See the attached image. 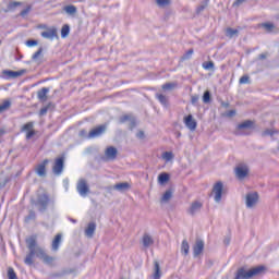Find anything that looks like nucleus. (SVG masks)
<instances>
[{
  "label": "nucleus",
  "instance_id": "1",
  "mask_svg": "<svg viewBox=\"0 0 279 279\" xmlns=\"http://www.w3.org/2000/svg\"><path fill=\"white\" fill-rule=\"evenodd\" d=\"M26 244L28 248V254L26 255L24 263L32 267L34 265V256L43 260L44 265H48V267H53L56 264V257L48 255L45 252V248L38 246L36 242V236H31L26 239Z\"/></svg>",
  "mask_w": 279,
  "mask_h": 279
},
{
  "label": "nucleus",
  "instance_id": "2",
  "mask_svg": "<svg viewBox=\"0 0 279 279\" xmlns=\"http://www.w3.org/2000/svg\"><path fill=\"white\" fill-rule=\"evenodd\" d=\"M263 271H265V266H257L250 270H246L245 268L242 267L236 270L234 279L254 278V276H260V274H263Z\"/></svg>",
  "mask_w": 279,
  "mask_h": 279
},
{
  "label": "nucleus",
  "instance_id": "3",
  "mask_svg": "<svg viewBox=\"0 0 279 279\" xmlns=\"http://www.w3.org/2000/svg\"><path fill=\"white\" fill-rule=\"evenodd\" d=\"M49 194L43 193L37 195L36 201H32V204L38 208L40 213H46L49 208Z\"/></svg>",
  "mask_w": 279,
  "mask_h": 279
},
{
  "label": "nucleus",
  "instance_id": "4",
  "mask_svg": "<svg viewBox=\"0 0 279 279\" xmlns=\"http://www.w3.org/2000/svg\"><path fill=\"white\" fill-rule=\"evenodd\" d=\"M243 130H254V121L252 120H246L236 126V134L239 136H246L247 133Z\"/></svg>",
  "mask_w": 279,
  "mask_h": 279
},
{
  "label": "nucleus",
  "instance_id": "5",
  "mask_svg": "<svg viewBox=\"0 0 279 279\" xmlns=\"http://www.w3.org/2000/svg\"><path fill=\"white\" fill-rule=\"evenodd\" d=\"M76 191L81 197H86L88 193H90V187L88 186V183L86 182V179L78 180L76 184Z\"/></svg>",
  "mask_w": 279,
  "mask_h": 279
},
{
  "label": "nucleus",
  "instance_id": "6",
  "mask_svg": "<svg viewBox=\"0 0 279 279\" xmlns=\"http://www.w3.org/2000/svg\"><path fill=\"white\" fill-rule=\"evenodd\" d=\"M64 171V157H58L52 166V173L54 175H62Z\"/></svg>",
  "mask_w": 279,
  "mask_h": 279
},
{
  "label": "nucleus",
  "instance_id": "7",
  "mask_svg": "<svg viewBox=\"0 0 279 279\" xmlns=\"http://www.w3.org/2000/svg\"><path fill=\"white\" fill-rule=\"evenodd\" d=\"M47 165H49V159H44L43 162L36 166L35 173L38 178H47Z\"/></svg>",
  "mask_w": 279,
  "mask_h": 279
},
{
  "label": "nucleus",
  "instance_id": "8",
  "mask_svg": "<svg viewBox=\"0 0 279 279\" xmlns=\"http://www.w3.org/2000/svg\"><path fill=\"white\" fill-rule=\"evenodd\" d=\"M213 193H214V199L217 204H219V202H221V195L223 194V183L221 181H218L213 189Z\"/></svg>",
  "mask_w": 279,
  "mask_h": 279
},
{
  "label": "nucleus",
  "instance_id": "9",
  "mask_svg": "<svg viewBox=\"0 0 279 279\" xmlns=\"http://www.w3.org/2000/svg\"><path fill=\"white\" fill-rule=\"evenodd\" d=\"M2 73L5 80H16V77H21V75H25V73H27V70H20V71L4 70Z\"/></svg>",
  "mask_w": 279,
  "mask_h": 279
},
{
  "label": "nucleus",
  "instance_id": "10",
  "mask_svg": "<svg viewBox=\"0 0 279 279\" xmlns=\"http://www.w3.org/2000/svg\"><path fill=\"white\" fill-rule=\"evenodd\" d=\"M250 173V168L246 165H240L235 168V175L239 180H244Z\"/></svg>",
  "mask_w": 279,
  "mask_h": 279
},
{
  "label": "nucleus",
  "instance_id": "11",
  "mask_svg": "<svg viewBox=\"0 0 279 279\" xmlns=\"http://www.w3.org/2000/svg\"><path fill=\"white\" fill-rule=\"evenodd\" d=\"M117 154H119L117 148L109 146L105 150V157H102V160H117Z\"/></svg>",
  "mask_w": 279,
  "mask_h": 279
},
{
  "label": "nucleus",
  "instance_id": "12",
  "mask_svg": "<svg viewBox=\"0 0 279 279\" xmlns=\"http://www.w3.org/2000/svg\"><path fill=\"white\" fill-rule=\"evenodd\" d=\"M258 203V193H248L246 195V208H254Z\"/></svg>",
  "mask_w": 279,
  "mask_h": 279
},
{
  "label": "nucleus",
  "instance_id": "13",
  "mask_svg": "<svg viewBox=\"0 0 279 279\" xmlns=\"http://www.w3.org/2000/svg\"><path fill=\"white\" fill-rule=\"evenodd\" d=\"M5 8L3 9V12H5V14H8V12H16V8H21V5H23L22 2H17V1H5Z\"/></svg>",
  "mask_w": 279,
  "mask_h": 279
},
{
  "label": "nucleus",
  "instance_id": "14",
  "mask_svg": "<svg viewBox=\"0 0 279 279\" xmlns=\"http://www.w3.org/2000/svg\"><path fill=\"white\" fill-rule=\"evenodd\" d=\"M104 132H106V125H99L89 132L88 138H99Z\"/></svg>",
  "mask_w": 279,
  "mask_h": 279
},
{
  "label": "nucleus",
  "instance_id": "15",
  "mask_svg": "<svg viewBox=\"0 0 279 279\" xmlns=\"http://www.w3.org/2000/svg\"><path fill=\"white\" fill-rule=\"evenodd\" d=\"M41 38H46L48 40H53V38H58V29L53 27L49 28L46 32H41Z\"/></svg>",
  "mask_w": 279,
  "mask_h": 279
},
{
  "label": "nucleus",
  "instance_id": "16",
  "mask_svg": "<svg viewBox=\"0 0 279 279\" xmlns=\"http://www.w3.org/2000/svg\"><path fill=\"white\" fill-rule=\"evenodd\" d=\"M202 252H204V242H203V240L197 239L193 246L194 257L197 258V256H199V254H202Z\"/></svg>",
  "mask_w": 279,
  "mask_h": 279
},
{
  "label": "nucleus",
  "instance_id": "17",
  "mask_svg": "<svg viewBox=\"0 0 279 279\" xmlns=\"http://www.w3.org/2000/svg\"><path fill=\"white\" fill-rule=\"evenodd\" d=\"M184 123H185L186 128L189 130H191L192 132L197 130V122L195 120H193L192 114H189L184 118Z\"/></svg>",
  "mask_w": 279,
  "mask_h": 279
},
{
  "label": "nucleus",
  "instance_id": "18",
  "mask_svg": "<svg viewBox=\"0 0 279 279\" xmlns=\"http://www.w3.org/2000/svg\"><path fill=\"white\" fill-rule=\"evenodd\" d=\"M202 206L203 204L199 201L193 202L187 210L189 215H197L202 210Z\"/></svg>",
  "mask_w": 279,
  "mask_h": 279
},
{
  "label": "nucleus",
  "instance_id": "19",
  "mask_svg": "<svg viewBox=\"0 0 279 279\" xmlns=\"http://www.w3.org/2000/svg\"><path fill=\"white\" fill-rule=\"evenodd\" d=\"M95 230H97V225L95 222H89L85 229V236H87V239H93V236H95Z\"/></svg>",
  "mask_w": 279,
  "mask_h": 279
},
{
  "label": "nucleus",
  "instance_id": "20",
  "mask_svg": "<svg viewBox=\"0 0 279 279\" xmlns=\"http://www.w3.org/2000/svg\"><path fill=\"white\" fill-rule=\"evenodd\" d=\"M62 243V235L59 233L54 236L53 241H52V252H58V250H60V244Z\"/></svg>",
  "mask_w": 279,
  "mask_h": 279
},
{
  "label": "nucleus",
  "instance_id": "21",
  "mask_svg": "<svg viewBox=\"0 0 279 279\" xmlns=\"http://www.w3.org/2000/svg\"><path fill=\"white\" fill-rule=\"evenodd\" d=\"M114 191H119V193H125V191H129L130 189V183L128 182H122V183H117L113 185Z\"/></svg>",
  "mask_w": 279,
  "mask_h": 279
},
{
  "label": "nucleus",
  "instance_id": "22",
  "mask_svg": "<svg viewBox=\"0 0 279 279\" xmlns=\"http://www.w3.org/2000/svg\"><path fill=\"white\" fill-rule=\"evenodd\" d=\"M49 87H43L37 93V98L39 101H47V94L49 93Z\"/></svg>",
  "mask_w": 279,
  "mask_h": 279
},
{
  "label": "nucleus",
  "instance_id": "23",
  "mask_svg": "<svg viewBox=\"0 0 279 279\" xmlns=\"http://www.w3.org/2000/svg\"><path fill=\"white\" fill-rule=\"evenodd\" d=\"M142 243L144 245V247H149L150 245H154V238H151V235H149V233H145L143 235V240Z\"/></svg>",
  "mask_w": 279,
  "mask_h": 279
},
{
  "label": "nucleus",
  "instance_id": "24",
  "mask_svg": "<svg viewBox=\"0 0 279 279\" xmlns=\"http://www.w3.org/2000/svg\"><path fill=\"white\" fill-rule=\"evenodd\" d=\"M156 99L165 108L169 107V98L162 94H156Z\"/></svg>",
  "mask_w": 279,
  "mask_h": 279
},
{
  "label": "nucleus",
  "instance_id": "25",
  "mask_svg": "<svg viewBox=\"0 0 279 279\" xmlns=\"http://www.w3.org/2000/svg\"><path fill=\"white\" fill-rule=\"evenodd\" d=\"M190 250L191 246L189 245V241L183 240L181 244V254H183V256H189Z\"/></svg>",
  "mask_w": 279,
  "mask_h": 279
},
{
  "label": "nucleus",
  "instance_id": "26",
  "mask_svg": "<svg viewBox=\"0 0 279 279\" xmlns=\"http://www.w3.org/2000/svg\"><path fill=\"white\" fill-rule=\"evenodd\" d=\"M226 36L228 38H234V37H238L239 36V29H235V28H227L226 31Z\"/></svg>",
  "mask_w": 279,
  "mask_h": 279
},
{
  "label": "nucleus",
  "instance_id": "27",
  "mask_svg": "<svg viewBox=\"0 0 279 279\" xmlns=\"http://www.w3.org/2000/svg\"><path fill=\"white\" fill-rule=\"evenodd\" d=\"M25 223H29V221H36V211L34 209H31L28 211V215L24 218Z\"/></svg>",
  "mask_w": 279,
  "mask_h": 279
},
{
  "label": "nucleus",
  "instance_id": "28",
  "mask_svg": "<svg viewBox=\"0 0 279 279\" xmlns=\"http://www.w3.org/2000/svg\"><path fill=\"white\" fill-rule=\"evenodd\" d=\"M209 2L210 0H203L202 3L196 9L197 14H201V12H204L208 8Z\"/></svg>",
  "mask_w": 279,
  "mask_h": 279
},
{
  "label": "nucleus",
  "instance_id": "29",
  "mask_svg": "<svg viewBox=\"0 0 279 279\" xmlns=\"http://www.w3.org/2000/svg\"><path fill=\"white\" fill-rule=\"evenodd\" d=\"M158 182L159 184H167L169 182V173L162 172L158 175Z\"/></svg>",
  "mask_w": 279,
  "mask_h": 279
},
{
  "label": "nucleus",
  "instance_id": "30",
  "mask_svg": "<svg viewBox=\"0 0 279 279\" xmlns=\"http://www.w3.org/2000/svg\"><path fill=\"white\" fill-rule=\"evenodd\" d=\"M70 32H71V26H69V24H64L61 28V37L66 38V36H69Z\"/></svg>",
  "mask_w": 279,
  "mask_h": 279
},
{
  "label": "nucleus",
  "instance_id": "31",
  "mask_svg": "<svg viewBox=\"0 0 279 279\" xmlns=\"http://www.w3.org/2000/svg\"><path fill=\"white\" fill-rule=\"evenodd\" d=\"M202 66L205 69V71H215V62L213 61L204 62Z\"/></svg>",
  "mask_w": 279,
  "mask_h": 279
},
{
  "label": "nucleus",
  "instance_id": "32",
  "mask_svg": "<svg viewBox=\"0 0 279 279\" xmlns=\"http://www.w3.org/2000/svg\"><path fill=\"white\" fill-rule=\"evenodd\" d=\"M10 106H12V102L10 100H4L0 105V114H1V112H5V110H9Z\"/></svg>",
  "mask_w": 279,
  "mask_h": 279
},
{
  "label": "nucleus",
  "instance_id": "33",
  "mask_svg": "<svg viewBox=\"0 0 279 279\" xmlns=\"http://www.w3.org/2000/svg\"><path fill=\"white\" fill-rule=\"evenodd\" d=\"M193 53H194V50H193V48H191L190 50H187V51L181 57V61L184 62V60H191V58H193Z\"/></svg>",
  "mask_w": 279,
  "mask_h": 279
},
{
  "label": "nucleus",
  "instance_id": "34",
  "mask_svg": "<svg viewBox=\"0 0 279 279\" xmlns=\"http://www.w3.org/2000/svg\"><path fill=\"white\" fill-rule=\"evenodd\" d=\"M34 130V122H27L21 128V132H31Z\"/></svg>",
  "mask_w": 279,
  "mask_h": 279
},
{
  "label": "nucleus",
  "instance_id": "35",
  "mask_svg": "<svg viewBox=\"0 0 279 279\" xmlns=\"http://www.w3.org/2000/svg\"><path fill=\"white\" fill-rule=\"evenodd\" d=\"M274 134H278V131L266 129L264 132H262V137L265 138V136H274Z\"/></svg>",
  "mask_w": 279,
  "mask_h": 279
},
{
  "label": "nucleus",
  "instance_id": "36",
  "mask_svg": "<svg viewBox=\"0 0 279 279\" xmlns=\"http://www.w3.org/2000/svg\"><path fill=\"white\" fill-rule=\"evenodd\" d=\"M64 11L66 14H75L77 12V8L75 5H66Z\"/></svg>",
  "mask_w": 279,
  "mask_h": 279
},
{
  "label": "nucleus",
  "instance_id": "37",
  "mask_svg": "<svg viewBox=\"0 0 279 279\" xmlns=\"http://www.w3.org/2000/svg\"><path fill=\"white\" fill-rule=\"evenodd\" d=\"M162 158H163V160H166V162H170V160H173V153L165 151L162 154Z\"/></svg>",
  "mask_w": 279,
  "mask_h": 279
},
{
  "label": "nucleus",
  "instance_id": "38",
  "mask_svg": "<svg viewBox=\"0 0 279 279\" xmlns=\"http://www.w3.org/2000/svg\"><path fill=\"white\" fill-rule=\"evenodd\" d=\"M173 197V194L171 193L170 190L166 191L165 194L161 197V202H169Z\"/></svg>",
  "mask_w": 279,
  "mask_h": 279
},
{
  "label": "nucleus",
  "instance_id": "39",
  "mask_svg": "<svg viewBox=\"0 0 279 279\" xmlns=\"http://www.w3.org/2000/svg\"><path fill=\"white\" fill-rule=\"evenodd\" d=\"M154 279H160V264L158 262H155Z\"/></svg>",
  "mask_w": 279,
  "mask_h": 279
},
{
  "label": "nucleus",
  "instance_id": "40",
  "mask_svg": "<svg viewBox=\"0 0 279 279\" xmlns=\"http://www.w3.org/2000/svg\"><path fill=\"white\" fill-rule=\"evenodd\" d=\"M8 278L9 279H19V277L16 276V272L14 271V268H12V267L8 268Z\"/></svg>",
  "mask_w": 279,
  "mask_h": 279
},
{
  "label": "nucleus",
  "instance_id": "41",
  "mask_svg": "<svg viewBox=\"0 0 279 279\" xmlns=\"http://www.w3.org/2000/svg\"><path fill=\"white\" fill-rule=\"evenodd\" d=\"M40 56H43V47H40L33 56H32V60L34 62H36V60H38V58H40Z\"/></svg>",
  "mask_w": 279,
  "mask_h": 279
},
{
  "label": "nucleus",
  "instance_id": "42",
  "mask_svg": "<svg viewBox=\"0 0 279 279\" xmlns=\"http://www.w3.org/2000/svg\"><path fill=\"white\" fill-rule=\"evenodd\" d=\"M203 101L205 104H210V92L209 90H206L203 95Z\"/></svg>",
  "mask_w": 279,
  "mask_h": 279
},
{
  "label": "nucleus",
  "instance_id": "43",
  "mask_svg": "<svg viewBox=\"0 0 279 279\" xmlns=\"http://www.w3.org/2000/svg\"><path fill=\"white\" fill-rule=\"evenodd\" d=\"M172 88H175L174 83H166V84L162 85L163 90H172Z\"/></svg>",
  "mask_w": 279,
  "mask_h": 279
},
{
  "label": "nucleus",
  "instance_id": "44",
  "mask_svg": "<svg viewBox=\"0 0 279 279\" xmlns=\"http://www.w3.org/2000/svg\"><path fill=\"white\" fill-rule=\"evenodd\" d=\"M156 3L159 8H165V5H169V0H156Z\"/></svg>",
  "mask_w": 279,
  "mask_h": 279
},
{
  "label": "nucleus",
  "instance_id": "45",
  "mask_svg": "<svg viewBox=\"0 0 279 279\" xmlns=\"http://www.w3.org/2000/svg\"><path fill=\"white\" fill-rule=\"evenodd\" d=\"M33 136H36V131H34V129L26 132V141H29Z\"/></svg>",
  "mask_w": 279,
  "mask_h": 279
},
{
  "label": "nucleus",
  "instance_id": "46",
  "mask_svg": "<svg viewBox=\"0 0 279 279\" xmlns=\"http://www.w3.org/2000/svg\"><path fill=\"white\" fill-rule=\"evenodd\" d=\"M262 27L267 29V32H271V29H274V24H271V23H264V24H262Z\"/></svg>",
  "mask_w": 279,
  "mask_h": 279
},
{
  "label": "nucleus",
  "instance_id": "47",
  "mask_svg": "<svg viewBox=\"0 0 279 279\" xmlns=\"http://www.w3.org/2000/svg\"><path fill=\"white\" fill-rule=\"evenodd\" d=\"M240 84H250V76L248 75H243L240 78Z\"/></svg>",
  "mask_w": 279,
  "mask_h": 279
},
{
  "label": "nucleus",
  "instance_id": "48",
  "mask_svg": "<svg viewBox=\"0 0 279 279\" xmlns=\"http://www.w3.org/2000/svg\"><path fill=\"white\" fill-rule=\"evenodd\" d=\"M32 10L31 7H27L26 9L22 10L20 12V16H27V14H29V11Z\"/></svg>",
  "mask_w": 279,
  "mask_h": 279
},
{
  "label": "nucleus",
  "instance_id": "49",
  "mask_svg": "<svg viewBox=\"0 0 279 279\" xmlns=\"http://www.w3.org/2000/svg\"><path fill=\"white\" fill-rule=\"evenodd\" d=\"M38 45V41L31 39L26 41V47H36Z\"/></svg>",
  "mask_w": 279,
  "mask_h": 279
},
{
  "label": "nucleus",
  "instance_id": "50",
  "mask_svg": "<svg viewBox=\"0 0 279 279\" xmlns=\"http://www.w3.org/2000/svg\"><path fill=\"white\" fill-rule=\"evenodd\" d=\"M197 101H199V96H192L191 102L193 106H197Z\"/></svg>",
  "mask_w": 279,
  "mask_h": 279
},
{
  "label": "nucleus",
  "instance_id": "51",
  "mask_svg": "<svg viewBox=\"0 0 279 279\" xmlns=\"http://www.w3.org/2000/svg\"><path fill=\"white\" fill-rule=\"evenodd\" d=\"M48 110H49V107L41 108L39 111L40 117H45V114H47Z\"/></svg>",
  "mask_w": 279,
  "mask_h": 279
},
{
  "label": "nucleus",
  "instance_id": "52",
  "mask_svg": "<svg viewBox=\"0 0 279 279\" xmlns=\"http://www.w3.org/2000/svg\"><path fill=\"white\" fill-rule=\"evenodd\" d=\"M242 3H245V0H235V2L233 3V8H239V5H241Z\"/></svg>",
  "mask_w": 279,
  "mask_h": 279
},
{
  "label": "nucleus",
  "instance_id": "53",
  "mask_svg": "<svg viewBox=\"0 0 279 279\" xmlns=\"http://www.w3.org/2000/svg\"><path fill=\"white\" fill-rule=\"evenodd\" d=\"M120 121H121L122 123H125V121H132V118H131L130 116H123V117L120 119Z\"/></svg>",
  "mask_w": 279,
  "mask_h": 279
},
{
  "label": "nucleus",
  "instance_id": "54",
  "mask_svg": "<svg viewBox=\"0 0 279 279\" xmlns=\"http://www.w3.org/2000/svg\"><path fill=\"white\" fill-rule=\"evenodd\" d=\"M136 137L137 138H145V132H143V131L137 132Z\"/></svg>",
  "mask_w": 279,
  "mask_h": 279
},
{
  "label": "nucleus",
  "instance_id": "55",
  "mask_svg": "<svg viewBox=\"0 0 279 279\" xmlns=\"http://www.w3.org/2000/svg\"><path fill=\"white\" fill-rule=\"evenodd\" d=\"M234 114H236V111H235V110H230V111L227 113V117H234Z\"/></svg>",
  "mask_w": 279,
  "mask_h": 279
},
{
  "label": "nucleus",
  "instance_id": "56",
  "mask_svg": "<svg viewBox=\"0 0 279 279\" xmlns=\"http://www.w3.org/2000/svg\"><path fill=\"white\" fill-rule=\"evenodd\" d=\"M15 60L19 62L21 60H23V54L17 53V56H15Z\"/></svg>",
  "mask_w": 279,
  "mask_h": 279
},
{
  "label": "nucleus",
  "instance_id": "57",
  "mask_svg": "<svg viewBox=\"0 0 279 279\" xmlns=\"http://www.w3.org/2000/svg\"><path fill=\"white\" fill-rule=\"evenodd\" d=\"M223 243L225 245H230V236L225 238Z\"/></svg>",
  "mask_w": 279,
  "mask_h": 279
},
{
  "label": "nucleus",
  "instance_id": "58",
  "mask_svg": "<svg viewBox=\"0 0 279 279\" xmlns=\"http://www.w3.org/2000/svg\"><path fill=\"white\" fill-rule=\"evenodd\" d=\"M259 60H265L267 58V53H262L258 56Z\"/></svg>",
  "mask_w": 279,
  "mask_h": 279
},
{
  "label": "nucleus",
  "instance_id": "59",
  "mask_svg": "<svg viewBox=\"0 0 279 279\" xmlns=\"http://www.w3.org/2000/svg\"><path fill=\"white\" fill-rule=\"evenodd\" d=\"M70 221H71L72 223H77V220H75V219H73V218H71Z\"/></svg>",
  "mask_w": 279,
  "mask_h": 279
},
{
  "label": "nucleus",
  "instance_id": "60",
  "mask_svg": "<svg viewBox=\"0 0 279 279\" xmlns=\"http://www.w3.org/2000/svg\"><path fill=\"white\" fill-rule=\"evenodd\" d=\"M131 125L134 128L136 124L134 123V120H131Z\"/></svg>",
  "mask_w": 279,
  "mask_h": 279
}]
</instances>
